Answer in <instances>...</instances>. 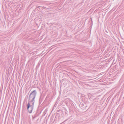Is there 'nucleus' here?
Wrapping results in <instances>:
<instances>
[{
  "instance_id": "1",
  "label": "nucleus",
  "mask_w": 124,
  "mask_h": 124,
  "mask_svg": "<svg viewBox=\"0 0 124 124\" xmlns=\"http://www.w3.org/2000/svg\"><path fill=\"white\" fill-rule=\"evenodd\" d=\"M37 94L36 90H34L31 92L29 97V101L27 105V109L28 112L31 113L34 106L35 102V99Z\"/></svg>"
}]
</instances>
